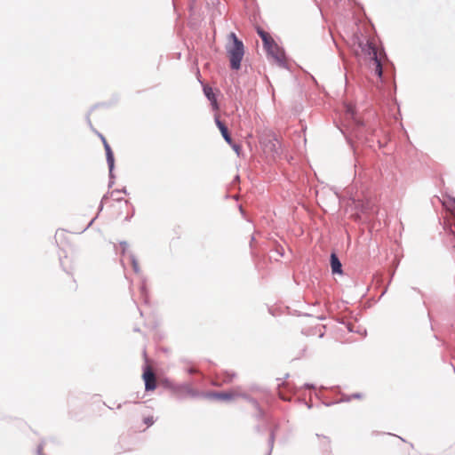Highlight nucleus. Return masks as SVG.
Listing matches in <instances>:
<instances>
[{"label":"nucleus","mask_w":455,"mask_h":455,"mask_svg":"<svg viewBox=\"0 0 455 455\" xmlns=\"http://www.w3.org/2000/svg\"><path fill=\"white\" fill-rule=\"evenodd\" d=\"M345 115V124L339 127V130L354 153L356 154V143L372 148L370 137L374 135L375 130L357 116L353 107L348 106Z\"/></svg>","instance_id":"nucleus-1"},{"label":"nucleus","mask_w":455,"mask_h":455,"mask_svg":"<svg viewBox=\"0 0 455 455\" xmlns=\"http://www.w3.org/2000/svg\"><path fill=\"white\" fill-rule=\"evenodd\" d=\"M229 38L231 44L227 47V53L230 62V68L239 70L244 55V45L243 41L234 32L229 34Z\"/></svg>","instance_id":"nucleus-2"},{"label":"nucleus","mask_w":455,"mask_h":455,"mask_svg":"<svg viewBox=\"0 0 455 455\" xmlns=\"http://www.w3.org/2000/svg\"><path fill=\"white\" fill-rule=\"evenodd\" d=\"M358 45L363 54L370 57V60L372 64V71L379 79H383V66L380 57L378 56L377 51L373 44L370 41L363 43L357 37Z\"/></svg>","instance_id":"nucleus-3"},{"label":"nucleus","mask_w":455,"mask_h":455,"mask_svg":"<svg viewBox=\"0 0 455 455\" xmlns=\"http://www.w3.org/2000/svg\"><path fill=\"white\" fill-rule=\"evenodd\" d=\"M263 151L274 159L281 156L282 145L275 133L269 132L263 135L259 140Z\"/></svg>","instance_id":"nucleus-4"},{"label":"nucleus","mask_w":455,"mask_h":455,"mask_svg":"<svg viewBox=\"0 0 455 455\" xmlns=\"http://www.w3.org/2000/svg\"><path fill=\"white\" fill-rule=\"evenodd\" d=\"M262 44L267 56L273 58L279 67L289 68L284 58L279 53L278 44L270 36Z\"/></svg>","instance_id":"nucleus-5"},{"label":"nucleus","mask_w":455,"mask_h":455,"mask_svg":"<svg viewBox=\"0 0 455 455\" xmlns=\"http://www.w3.org/2000/svg\"><path fill=\"white\" fill-rule=\"evenodd\" d=\"M214 122L220 130L224 140L232 148L237 156H240L242 152V146L234 141L228 125L220 118L218 115L214 116Z\"/></svg>","instance_id":"nucleus-6"},{"label":"nucleus","mask_w":455,"mask_h":455,"mask_svg":"<svg viewBox=\"0 0 455 455\" xmlns=\"http://www.w3.org/2000/svg\"><path fill=\"white\" fill-rule=\"evenodd\" d=\"M289 378V373H286L283 379H276L277 381H280L277 384V391L278 395L283 400H290L291 395H295L299 392V388L295 386H291L290 383L285 382V380Z\"/></svg>","instance_id":"nucleus-7"},{"label":"nucleus","mask_w":455,"mask_h":455,"mask_svg":"<svg viewBox=\"0 0 455 455\" xmlns=\"http://www.w3.org/2000/svg\"><path fill=\"white\" fill-rule=\"evenodd\" d=\"M326 389H327L326 387L322 386L320 387V390L318 392L315 393V395L318 399L322 400V403L326 407L331 406L336 403H343V402H349V401H351V399H360L363 396V395L361 393H354L351 395H343L342 398L340 400L328 401L326 399V397L322 394V390H326Z\"/></svg>","instance_id":"nucleus-8"},{"label":"nucleus","mask_w":455,"mask_h":455,"mask_svg":"<svg viewBox=\"0 0 455 455\" xmlns=\"http://www.w3.org/2000/svg\"><path fill=\"white\" fill-rule=\"evenodd\" d=\"M173 393L178 395L180 398H183L185 395H188L192 398H197L202 396L204 392H200L192 387L191 384L184 382L176 384Z\"/></svg>","instance_id":"nucleus-9"},{"label":"nucleus","mask_w":455,"mask_h":455,"mask_svg":"<svg viewBox=\"0 0 455 455\" xmlns=\"http://www.w3.org/2000/svg\"><path fill=\"white\" fill-rule=\"evenodd\" d=\"M142 379L146 392L154 391L157 387L155 374L148 364L143 365Z\"/></svg>","instance_id":"nucleus-10"},{"label":"nucleus","mask_w":455,"mask_h":455,"mask_svg":"<svg viewBox=\"0 0 455 455\" xmlns=\"http://www.w3.org/2000/svg\"><path fill=\"white\" fill-rule=\"evenodd\" d=\"M203 397L216 399L220 401H231L238 396V394L232 391H208L202 394Z\"/></svg>","instance_id":"nucleus-11"},{"label":"nucleus","mask_w":455,"mask_h":455,"mask_svg":"<svg viewBox=\"0 0 455 455\" xmlns=\"http://www.w3.org/2000/svg\"><path fill=\"white\" fill-rule=\"evenodd\" d=\"M382 66H383V79H379L381 83H384L386 82L387 80V82H390L393 85H394V88L395 90L396 89V86H395V65L393 64L392 61H390L389 60H387V62L386 63H382Z\"/></svg>","instance_id":"nucleus-12"},{"label":"nucleus","mask_w":455,"mask_h":455,"mask_svg":"<svg viewBox=\"0 0 455 455\" xmlns=\"http://www.w3.org/2000/svg\"><path fill=\"white\" fill-rule=\"evenodd\" d=\"M203 84V92L205 98L210 101V104L213 110L217 111L220 109V104L218 102L217 94L215 93L212 87L208 84Z\"/></svg>","instance_id":"nucleus-13"},{"label":"nucleus","mask_w":455,"mask_h":455,"mask_svg":"<svg viewBox=\"0 0 455 455\" xmlns=\"http://www.w3.org/2000/svg\"><path fill=\"white\" fill-rule=\"evenodd\" d=\"M330 265L331 268V273L333 275H342L343 268L340 259L335 252H331L330 255Z\"/></svg>","instance_id":"nucleus-14"},{"label":"nucleus","mask_w":455,"mask_h":455,"mask_svg":"<svg viewBox=\"0 0 455 455\" xmlns=\"http://www.w3.org/2000/svg\"><path fill=\"white\" fill-rule=\"evenodd\" d=\"M103 147H104L105 153H106V160H107L108 167V170L110 171V172L112 173V170L115 169L114 152H113L110 145L108 144V142H105V146H103Z\"/></svg>","instance_id":"nucleus-15"},{"label":"nucleus","mask_w":455,"mask_h":455,"mask_svg":"<svg viewBox=\"0 0 455 455\" xmlns=\"http://www.w3.org/2000/svg\"><path fill=\"white\" fill-rule=\"evenodd\" d=\"M315 436L317 438H320L323 440V442L321 443V447L323 451H327L330 450L331 448V439L330 437L326 436V435H320V434H315Z\"/></svg>","instance_id":"nucleus-16"},{"label":"nucleus","mask_w":455,"mask_h":455,"mask_svg":"<svg viewBox=\"0 0 455 455\" xmlns=\"http://www.w3.org/2000/svg\"><path fill=\"white\" fill-rule=\"evenodd\" d=\"M275 441V435L274 433V430H270L269 437H268V440H267L268 450H267V452L266 455H271L272 454V451H273V448H274Z\"/></svg>","instance_id":"nucleus-17"},{"label":"nucleus","mask_w":455,"mask_h":455,"mask_svg":"<svg viewBox=\"0 0 455 455\" xmlns=\"http://www.w3.org/2000/svg\"><path fill=\"white\" fill-rule=\"evenodd\" d=\"M99 106H100V104H94L93 106H92L90 110L88 111L86 116H85L86 123H87V124L89 125L90 129L92 132H96L97 130L93 127V125L92 124V121H91V118H90V116H91L92 111H94L96 108H99Z\"/></svg>","instance_id":"nucleus-18"},{"label":"nucleus","mask_w":455,"mask_h":455,"mask_svg":"<svg viewBox=\"0 0 455 455\" xmlns=\"http://www.w3.org/2000/svg\"><path fill=\"white\" fill-rule=\"evenodd\" d=\"M129 259H130V261L132 263V269L133 271L136 273V274H139L140 272V266H139V262L137 260V258L136 256L133 254V253H130L129 254Z\"/></svg>","instance_id":"nucleus-19"},{"label":"nucleus","mask_w":455,"mask_h":455,"mask_svg":"<svg viewBox=\"0 0 455 455\" xmlns=\"http://www.w3.org/2000/svg\"><path fill=\"white\" fill-rule=\"evenodd\" d=\"M255 30H256V33L257 35L259 36V38L261 39V41H265V39H267V37L269 36V34L267 32H266L261 27L259 26H256L255 27Z\"/></svg>","instance_id":"nucleus-20"},{"label":"nucleus","mask_w":455,"mask_h":455,"mask_svg":"<svg viewBox=\"0 0 455 455\" xmlns=\"http://www.w3.org/2000/svg\"><path fill=\"white\" fill-rule=\"evenodd\" d=\"M162 385L168 389H171L172 392L174 390V387L176 386L175 383H173L170 379L165 378L162 380Z\"/></svg>","instance_id":"nucleus-21"},{"label":"nucleus","mask_w":455,"mask_h":455,"mask_svg":"<svg viewBox=\"0 0 455 455\" xmlns=\"http://www.w3.org/2000/svg\"><path fill=\"white\" fill-rule=\"evenodd\" d=\"M255 409L257 410V413L255 415L256 419L259 420L266 419V418H267L266 411L260 407V405H259V407H255Z\"/></svg>","instance_id":"nucleus-22"},{"label":"nucleus","mask_w":455,"mask_h":455,"mask_svg":"<svg viewBox=\"0 0 455 455\" xmlns=\"http://www.w3.org/2000/svg\"><path fill=\"white\" fill-rule=\"evenodd\" d=\"M238 396H242L244 399H246L248 402H250L253 405L254 408L259 407V402L256 399L249 396L246 394H238Z\"/></svg>","instance_id":"nucleus-23"},{"label":"nucleus","mask_w":455,"mask_h":455,"mask_svg":"<svg viewBox=\"0 0 455 455\" xmlns=\"http://www.w3.org/2000/svg\"><path fill=\"white\" fill-rule=\"evenodd\" d=\"M336 321H337L338 323H341V324L346 325V327H347V331H348L349 332H355V331H356L354 329V324H352L351 323H346L343 319H339V318L336 319Z\"/></svg>","instance_id":"nucleus-24"},{"label":"nucleus","mask_w":455,"mask_h":455,"mask_svg":"<svg viewBox=\"0 0 455 455\" xmlns=\"http://www.w3.org/2000/svg\"><path fill=\"white\" fill-rule=\"evenodd\" d=\"M235 372H230L228 371H224V381L227 382V383H229L233 380V379L235 377Z\"/></svg>","instance_id":"nucleus-25"},{"label":"nucleus","mask_w":455,"mask_h":455,"mask_svg":"<svg viewBox=\"0 0 455 455\" xmlns=\"http://www.w3.org/2000/svg\"><path fill=\"white\" fill-rule=\"evenodd\" d=\"M44 440L43 439L40 443L37 445L36 447V455H45L44 452H43V450H44Z\"/></svg>","instance_id":"nucleus-26"},{"label":"nucleus","mask_w":455,"mask_h":455,"mask_svg":"<svg viewBox=\"0 0 455 455\" xmlns=\"http://www.w3.org/2000/svg\"><path fill=\"white\" fill-rule=\"evenodd\" d=\"M155 419L153 416H147L143 418V422L148 426L151 427L155 423Z\"/></svg>","instance_id":"nucleus-27"},{"label":"nucleus","mask_w":455,"mask_h":455,"mask_svg":"<svg viewBox=\"0 0 455 455\" xmlns=\"http://www.w3.org/2000/svg\"><path fill=\"white\" fill-rule=\"evenodd\" d=\"M108 178H109V180H108V188H112L115 183V179H116V176L114 174V170H112V173L108 170Z\"/></svg>","instance_id":"nucleus-28"},{"label":"nucleus","mask_w":455,"mask_h":455,"mask_svg":"<svg viewBox=\"0 0 455 455\" xmlns=\"http://www.w3.org/2000/svg\"><path fill=\"white\" fill-rule=\"evenodd\" d=\"M108 195L109 193H107L106 195L103 196V197L101 198V201L100 203V205H99V209H98V214L103 210V207H104V202L106 200L108 199Z\"/></svg>","instance_id":"nucleus-29"},{"label":"nucleus","mask_w":455,"mask_h":455,"mask_svg":"<svg viewBox=\"0 0 455 455\" xmlns=\"http://www.w3.org/2000/svg\"><path fill=\"white\" fill-rule=\"evenodd\" d=\"M60 267H62L63 271H65L68 275L73 274L72 268H68L64 266V260L62 258H60Z\"/></svg>","instance_id":"nucleus-30"},{"label":"nucleus","mask_w":455,"mask_h":455,"mask_svg":"<svg viewBox=\"0 0 455 455\" xmlns=\"http://www.w3.org/2000/svg\"><path fill=\"white\" fill-rule=\"evenodd\" d=\"M122 250H121V254L122 255H124L126 253V251H127V248H128V243L126 241H121L119 243Z\"/></svg>","instance_id":"nucleus-31"},{"label":"nucleus","mask_w":455,"mask_h":455,"mask_svg":"<svg viewBox=\"0 0 455 455\" xmlns=\"http://www.w3.org/2000/svg\"><path fill=\"white\" fill-rule=\"evenodd\" d=\"M117 101H118V98H116L112 102H101V103H99L100 104L99 108L100 107L109 108L112 105L116 104Z\"/></svg>","instance_id":"nucleus-32"},{"label":"nucleus","mask_w":455,"mask_h":455,"mask_svg":"<svg viewBox=\"0 0 455 455\" xmlns=\"http://www.w3.org/2000/svg\"><path fill=\"white\" fill-rule=\"evenodd\" d=\"M117 193H123V194L128 195V191H127L126 187H124L121 189H118V188L117 189H114L111 192V196H114L115 194H117Z\"/></svg>","instance_id":"nucleus-33"},{"label":"nucleus","mask_w":455,"mask_h":455,"mask_svg":"<svg viewBox=\"0 0 455 455\" xmlns=\"http://www.w3.org/2000/svg\"><path fill=\"white\" fill-rule=\"evenodd\" d=\"M275 251L281 257L284 255V249L279 244L276 246Z\"/></svg>","instance_id":"nucleus-34"},{"label":"nucleus","mask_w":455,"mask_h":455,"mask_svg":"<svg viewBox=\"0 0 455 455\" xmlns=\"http://www.w3.org/2000/svg\"><path fill=\"white\" fill-rule=\"evenodd\" d=\"M98 217V214L87 224V226L82 229L80 232H78L79 234H82L84 233L85 230H87L92 225V223L94 222V220L97 219Z\"/></svg>","instance_id":"nucleus-35"},{"label":"nucleus","mask_w":455,"mask_h":455,"mask_svg":"<svg viewBox=\"0 0 455 455\" xmlns=\"http://www.w3.org/2000/svg\"><path fill=\"white\" fill-rule=\"evenodd\" d=\"M186 371L189 375H195L198 372V370L193 366L188 367Z\"/></svg>","instance_id":"nucleus-36"},{"label":"nucleus","mask_w":455,"mask_h":455,"mask_svg":"<svg viewBox=\"0 0 455 455\" xmlns=\"http://www.w3.org/2000/svg\"><path fill=\"white\" fill-rule=\"evenodd\" d=\"M134 213H135V208L133 205H132V212L125 217L124 220L130 221L132 220V218L134 216Z\"/></svg>","instance_id":"nucleus-37"},{"label":"nucleus","mask_w":455,"mask_h":455,"mask_svg":"<svg viewBox=\"0 0 455 455\" xmlns=\"http://www.w3.org/2000/svg\"><path fill=\"white\" fill-rule=\"evenodd\" d=\"M195 4H196V3H193L191 0L189 1L188 11H189L190 14H193V12L195 11Z\"/></svg>","instance_id":"nucleus-38"},{"label":"nucleus","mask_w":455,"mask_h":455,"mask_svg":"<svg viewBox=\"0 0 455 455\" xmlns=\"http://www.w3.org/2000/svg\"><path fill=\"white\" fill-rule=\"evenodd\" d=\"M94 132L100 138V140L102 141L103 146H105V142H108L106 138L98 131H96Z\"/></svg>","instance_id":"nucleus-39"},{"label":"nucleus","mask_w":455,"mask_h":455,"mask_svg":"<svg viewBox=\"0 0 455 455\" xmlns=\"http://www.w3.org/2000/svg\"><path fill=\"white\" fill-rule=\"evenodd\" d=\"M303 387H305L307 389H315V386L314 384H311V383L304 384Z\"/></svg>","instance_id":"nucleus-40"},{"label":"nucleus","mask_w":455,"mask_h":455,"mask_svg":"<svg viewBox=\"0 0 455 455\" xmlns=\"http://www.w3.org/2000/svg\"><path fill=\"white\" fill-rule=\"evenodd\" d=\"M299 402H301V403L303 402V403L307 405V407L308 409H311V408H312V406H313V404H312L311 403H307V402H306V401H305L304 399H302V398H299Z\"/></svg>","instance_id":"nucleus-41"},{"label":"nucleus","mask_w":455,"mask_h":455,"mask_svg":"<svg viewBox=\"0 0 455 455\" xmlns=\"http://www.w3.org/2000/svg\"><path fill=\"white\" fill-rule=\"evenodd\" d=\"M330 390H331V392H333V393H339V392H340V388H339V386H337V387H331L330 388Z\"/></svg>","instance_id":"nucleus-42"},{"label":"nucleus","mask_w":455,"mask_h":455,"mask_svg":"<svg viewBox=\"0 0 455 455\" xmlns=\"http://www.w3.org/2000/svg\"><path fill=\"white\" fill-rule=\"evenodd\" d=\"M449 200L451 203L452 208L455 211V196H449Z\"/></svg>","instance_id":"nucleus-43"},{"label":"nucleus","mask_w":455,"mask_h":455,"mask_svg":"<svg viewBox=\"0 0 455 455\" xmlns=\"http://www.w3.org/2000/svg\"><path fill=\"white\" fill-rule=\"evenodd\" d=\"M254 429L259 434L262 433V428H261V427L259 425L255 426Z\"/></svg>","instance_id":"nucleus-44"},{"label":"nucleus","mask_w":455,"mask_h":455,"mask_svg":"<svg viewBox=\"0 0 455 455\" xmlns=\"http://www.w3.org/2000/svg\"><path fill=\"white\" fill-rule=\"evenodd\" d=\"M140 292L143 295H145L147 293V288H146V286L144 284L140 287Z\"/></svg>","instance_id":"nucleus-45"},{"label":"nucleus","mask_w":455,"mask_h":455,"mask_svg":"<svg viewBox=\"0 0 455 455\" xmlns=\"http://www.w3.org/2000/svg\"><path fill=\"white\" fill-rule=\"evenodd\" d=\"M255 241V236L252 235L251 236V240H250V247L252 248V245H253V243Z\"/></svg>","instance_id":"nucleus-46"},{"label":"nucleus","mask_w":455,"mask_h":455,"mask_svg":"<svg viewBox=\"0 0 455 455\" xmlns=\"http://www.w3.org/2000/svg\"><path fill=\"white\" fill-rule=\"evenodd\" d=\"M279 428V425L278 424H275L270 430H274V433L275 434V432L277 431V429Z\"/></svg>","instance_id":"nucleus-47"},{"label":"nucleus","mask_w":455,"mask_h":455,"mask_svg":"<svg viewBox=\"0 0 455 455\" xmlns=\"http://www.w3.org/2000/svg\"><path fill=\"white\" fill-rule=\"evenodd\" d=\"M133 331H134L135 332H140V329L139 327H134V328H133Z\"/></svg>","instance_id":"nucleus-48"},{"label":"nucleus","mask_w":455,"mask_h":455,"mask_svg":"<svg viewBox=\"0 0 455 455\" xmlns=\"http://www.w3.org/2000/svg\"><path fill=\"white\" fill-rule=\"evenodd\" d=\"M239 211L242 213V215H244V212L242 206H239Z\"/></svg>","instance_id":"nucleus-49"},{"label":"nucleus","mask_w":455,"mask_h":455,"mask_svg":"<svg viewBox=\"0 0 455 455\" xmlns=\"http://www.w3.org/2000/svg\"><path fill=\"white\" fill-rule=\"evenodd\" d=\"M387 288H385L384 291H382L380 297L384 296V294L387 292Z\"/></svg>","instance_id":"nucleus-50"},{"label":"nucleus","mask_w":455,"mask_h":455,"mask_svg":"<svg viewBox=\"0 0 455 455\" xmlns=\"http://www.w3.org/2000/svg\"><path fill=\"white\" fill-rule=\"evenodd\" d=\"M240 180L239 175H236V176L235 177V179H234V181H236V180Z\"/></svg>","instance_id":"nucleus-51"},{"label":"nucleus","mask_w":455,"mask_h":455,"mask_svg":"<svg viewBox=\"0 0 455 455\" xmlns=\"http://www.w3.org/2000/svg\"><path fill=\"white\" fill-rule=\"evenodd\" d=\"M123 200H124L123 197L116 198V201H117V202H121V201H123Z\"/></svg>","instance_id":"nucleus-52"},{"label":"nucleus","mask_w":455,"mask_h":455,"mask_svg":"<svg viewBox=\"0 0 455 455\" xmlns=\"http://www.w3.org/2000/svg\"><path fill=\"white\" fill-rule=\"evenodd\" d=\"M121 408H122V403H118L116 406V409H121Z\"/></svg>","instance_id":"nucleus-53"},{"label":"nucleus","mask_w":455,"mask_h":455,"mask_svg":"<svg viewBox=\"0 0 455 455\" xmlns=\"http://www.w3.org/2000/svg\"><path fill=\"white\" fill-rule=\"evenodd\" d=\"M377 142H378L379 148L383 147V145L381 144V142L379 140H378Z\"/></svg>","instance_id":"nucleus-54"},{"label":"nucleus","mask_w":455,"mask_h":455,"mask_svg":"<svg viewBox=\"0 0 455 455\" xmlns=\"http://www.w3.org/2000/svg\"><path fill=\"white\" fill-rule=\"evenodd\" d=\"M124 203H125V204H131L129 200H124Z\"/></svg>","instance_id":"nucleus-55"},{"label":"nucleus","mask_w":455,"mask_h":455,"mask_svg":"<svg viewBox=\"0 0 455 455\" xmlns=\"http://www.w3.org/2000/svg\"><path fill=\"white\" fill-rule=\"evenodd\" d=\"M311 78H312V80H313L315 83H316V80H315V78L313 76H311Z\"/></svg>","instance_id":"nucleus-56"},{"label":"nucleus","mask_w":455,"mask_h":455,"mask_svg":"<svg viewBox=\"0 0 455 455\" xmlns=\"http://www.w3.org/2000/svg\"><path fill=\"white\" fill-rule=\"evenodd\" d=\"M191 1H192L193 3H196V0H191Z\"/></svg>","instance_id":"nucleus-57"},{"label":"nucleus","mask_w":455,"mask_h":455,"mask_svg":"<svg viewBox=\"0 0 455 455\" xmlns=\"http://www.w3.org/2000/svg\"><path fill=\"white\" fill-rule=\"evenodd\" d=\"M453 369H454V372H455V368L453 367Z\"/></svg>","instance_id":"nucleus-58"}]
</instances>
